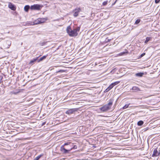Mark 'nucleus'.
I'll list each match as a JSON object with an SVG mask.
<instances>
[{
	"label": "nucleus",
	"instance_id": "1",
	"mask_svg": "<svg viewBox=\"0 0 160 160\" xmlns=\"http://www.w3.org/2000/svg\"><path fill=\"white\" fill-rule=\"evenodd\" d=\"M80 30V28H78L76 29H74L72 30L70 26L68 27L66 31L67 33L71 37H76L78 35L77 32L79 31Z\"/></svg>",
	"mask_w": 160,
	"mask_h": 160
},
{
	"label": "nucleus",
	"instance_id": "2",
	"mask_svg": "<svg viewBox=\"0 0 160 160\" xmlns=\"http://www.w3.org/2000/svg\"><path fill=\"white\" fill-rule=\"evenodd\" d=\"M41 6L38 4H34L30 7V9L34 10H39L40 9Z\"/></svg>",
	"mask_w": 160,
	"mask_h": 160
},
{
	"label": "nucleus",
	"instance_id": "3",
	"mask_svg": "<svg viewBox=\"0 0 160 160\" xmlns=\"http://www.w3.org/2000/svg\"><path fill=\"white\" fill-rule=\"evenodd\" d=\"M110 109V107L109 106H108V105H105L103 106L101 108L100 110L103 112H105Z\"/></svg>",
	"mask_w": 160,
	"mask_h": 160
},
{
	"label": "nucleus",
	"instance_id": "4",
	"mask_svg": "<svg viewBox=\"0 0 160 160\" xmlns=\"http://www.w3.org/2000/svg\"><path fill=\"white\" fill-rule=\"evenodd\" d=\"M157 149V148H156L154 149L153 153L152 155V157H157L159 155L160 153V151H158Z\"/></svg>",
	"mask_w": 160,
	"mask_h": 160
},
{
	"label": "nucleus",
	"instance_id": "5",
	"mask_svg": "<svg viewBox=\"0 0 160 160\" xmlns=\"http://www.w3.org/2000/svg\"><path fill=\"white\" fill-rule=\"evenodd\" d=\"M77 109L76 108H72L68 110H67L66 112V113L67 114L70 115L72 114L74 112H75L77 111Z\"/></svg>",
	"mask_w": 160,
	"mask_h": 160
},
{
	"label": "nucleus",
	"instance_id": "6",
	"mask_svg": "<svg viewBox=\"0 0 160 160\" xmlns=\"http://www.w3.org/2000/svg\"><path fill=\"white\" fill-rule=\"evenodd\" d=\"M80 10L81 9L79 8H77L73 10V11L74 12V13L73 14V16L75 17H77L78 15V14Z\"/></svg>",
	"mask_w": 160,
	"mask_h": 160
},
{
	"label": "nucleus",
	"instance_id": "7",
	"mask_svg": "<svg viewBox=\"0 0 160 160\" xmlns=\"http://www.w3.org/2000/svg\"><path fill=\"white\" fill-rule=\"evenodd\" d=\"M8 7L9 8L13 10H15L16 9V8L15 6L11 2L9 3Z\"/></svg>",
	"mask_w": 160,
	"mask_h": 160
},
{
	"label": "nucleus",
	"instance_id": "8",
	"mask_svg": "<svg viewBox=\"0 0 160 160\" xmlns=\"http://www.w3.org/2000/svg\"><path fill=\"white\" fill-rule=\"evenodd\" d=\"M72 148H71L70 150H68L65 149L64 148L63 146H62L61 148V150L62 152H63L64 153H68V152L70 151L71 150H72Z\"/></svg>",
	"mask_w": 160,
	"mask_h": 160
},
{
	"label": "nucleus",
	"instance_id": "9",
	"mask_svg": "<svg viewBox=\"0 0 160 160\" xmlns=\"http://www.w3.org/2000/svg\"><path fill=\"white\" fill-rule=\"evenodd\" d=\"M39 19L40 24L44 22L47 20V19L45 18H39Z\"/></svg>",
	"mask_w": 160,
	"mask_h": 160
},
{
	"label": "nucleus",
	"instance_id": "10",
	"mask_svg": "<svg viewBox=\"0 0 160 160\" xmlns=\"http://www.w3.org/2000/svg\"><path fill=\"white\" fill-rule=\"evenodd\" d=\"M132 89L134 92H136L140 90L139 88L136 86L133 87L132 88Z\"/></svg>",
	"mask_w": 160,
	"mask_h": 160
},
{
	"label": "nucleus",
	"instance_id": "11",
	"mask_svg": "<svg viewBox=\"0 0 160 160\" xmlns=\"http://www.w3.org/2000/svg\"><path fill=\"white\" fill-rule=\"evenodd\" d=\"M33 23V25H34L40 24L39 18H38L37 20L34 21Z\"/></svg>",
	"mask_w": 160,
	"mask_h": 160
},
{
	"label": "nucleus",
	"instance_id": "12",
	"mask_svg": "<svg viewBox=\"0 0 160 160\" xmlns=\"http://www.w3.org/2000/svg\"><path fill=\"white\" fill-rule=\"evenodd\" d=\"M30 8L29 5H26L24 7V9L25 11L27 12Z\"/></svg>",
	"mask_w": 160,
	"mask_h": 160
},
{
	"label": "nucleus",
	"instance_id": "13",
	"mask_svg": "<svg viewBox=\"0 0 160 160\" xmlns=\"http://www.w3.org/2000/svg\"><path fill=\"white\" fill-rule=\"evenodd\" d=\"M38 58V57H37L36 58H34V59H33V60H31L29 62V64H31V65L33 64V63L34 62H35V61H36Z\"/></svg>",
	"mask_w": 160,
	"mask_h": 160
},
{
	"label": "nucleus",
	"instance_id": "14",
	"mask_svg": "<svg viewBox=\"0 0 160 160\" xmlns=\"http://www.w3.org/2000/svg\"><path fill=\"white\" fill-rule=\"evenodd\" d=\"M143 74V73L139 72L136 73L135 75L137 76L141 77L142 76Z\"/></svg>",
	"mask_w": 160,
	"mask_h": 160
},
{
	"label": "nucleus",
	"instance_id": "15",
	"mask_svg": "<svg viewBox=\"0 0 160 160\" xmlns=\"http://www.w3.org/2000/svg\"><path fill=\"white\" fill-rule=\"evenodd\" d=\"M113 103V100L112 99H110L109 100V102L107 104H106V105H108V106H111L112 104Z\"/></svg>",
	"mask_w": 160,
	"mask_h": 160
},
{
	"label": "nucleus",
	"instance_id": "16",
	"mask_svg": "<svg viewBox=\"0 0 160 160\" xmlns=\"http://www.w3.org/2000/svg\"><path fill=\"white\" fill-rule=\"evenodd\" d=\"M43 155L42 154H41L35 158L33 160H38L41 156Z\"/></svg>",
	"mask_w": 160,
	"mask_h": 160
},
{
	"label": "nucleus",
	"instance_id": "17",
	"mask_svg": "<svg viewBox=\"0 0 160 160\" xmlns=\"http://www.w3.org/2000/svg\"><path fill=\"white\" fill-rule=\"evenodd\" d=\"M143 123V122L142 121H140L138 122V126H141Z\"/></svg>",
	"mask_w": 160,
	"mask_h": 160
},
{
	"label": "nucleus",
	"instance_id": "18",
	"mask_svg": "<svg viewBox=\"0 0 160 160\" xmlns=\"http://www.w3.org/2000/svg\"><path fill=\"white\" fill-rule=\"evenodd\" d=\"M150 37H147L146 38V40L144 42L145 43H147L148 42L150 39Z\"/></svg>",
	"mask_w": 160,
	"mask_h": 160
},
{
	"label": "nucleus",
	"instance_id": "19",
	"mask_svg": "<svg viewBox=\"0 0 160 160\" xmlns=\"http://www.w3.org/2000/svg\"><path fill=\"white\" fill-rule=\"evenodd\" d=\"M46 56H42V57L41 58L39 59L38 62H40V61H42L43 59H45L46 58Z\"/></svg>",
	"mask_w": 160,
	"mask_h": 160
},
{
	"label": "nucleus",
	"instance_id": "20",
	"mask_svg": "<svg viewBox=\"0 0 160 160\" xmlns=\"http://www.w3.org/2000/svg\"><path fill=\"white\" fill-rule=\"evenodd\" d=\"M128 53V51H127V52H121L120 53L118 54L119 56H122L124 54H125V53Z\"/></svg>",
	"mask_w": 160,
	"mask_h": 160
},
{
	"label": "nucleus",
	"instance_id": "21",
	"mask_svg": "<svg viewBox=\"0 0 160 160\" xmlns=\"http://www.w3.org/2000/svg\"><path fill=\"white\" fill-rule=\"evenodd\" d=\"M130 104H126L123 107V109H125L127 108L129 106Z\"/></svg>",
	"mask_w": 160,
	"mask_h": 160
},
{
	"label": "nucleus",
	"instance_id": "22",
	"mask_svg": "<svg viewBox=\"0 0 160 160\" xmlns=\"http://www.w3.org/2000/svg\"><path fill=\"white\" fill-rule=\"evenodd\" d=\"M114 86L113 85V84L112 83L108 87V88H109V89L111 90V89H112L113 88V87Z\"/></svg>",
	"mask_w": 160,
	"mask_h": 160
},
{
	"label": "nucleus",
	"instance_id": "23",
	"mask_svg": "<svg viewBox=\"0 0 160 160\" xmlns=\"http://www.w3.org/2000/svg\"><path fill=\"white\" fill-rule=\"evenodd\" d=\"M120 82V81H117V82H115L113 83H112L113 85H114V86L118 84Z\"/></svg>",
	"mask_w": 160,
	"mask_h": 160
},
{
	"label": "nucleus",
	"instance_id": "24",
	"mask_svg": "<svg viewBox=\"0 0 160 160\" xmlns=\"http://www.w3.org/2000/svg\"><path fill=\"white\" fill-rule=\"evenodd\" d=\"M140 19H138L135 22V24H138L140 22Z\"/></svg>",
	"mask_w": 160,
	"mask_h": 160
},
{
	"label": "nucleus",
	"instance_id": "25",
	"mask_svg": "<svg viewBox=\"0 0 160 160\" xmlns=\"http://www.w3.org/2000/svg\"><path fill=\"white\" fill-rule=\"evenodd\" d=\"M108 2V1H106L102 3L103 5L105 6V5H106L107 4Z\"/></svg>",
	"mask_w": 160,
	"mask_h": 160
},
{
	"label": "nucleus",
	"instance_id": "26",
	"mask_svg": "<svg viewBox=\"0 0 160 160\" xmlns=\"http://www.w3.org/2000/svg\"><path fill=\"white\" fill-rule=\"evenodd\" d=\"M110 89H109V88H108V87L105 91L104 92H107L109 91Z\"/></svg>",
	"mask_w": 160,
	"mask_h": 160
},
{
	"label": "nucleus",
	"instance_id": "27",
	"mask_svg": "<svg viewBox=\"0 0 160 160\" xmlns=\"http://www.w3.org/2000/svg\"><path fill=\"white\" fill-rule=\"evenodd\" d=\"M160 1V0H155V2L156 3H158Z\"/></svg>",
	"mask_w": 160,
	"mask_h": 160
},
{
	"label": "nucleus",
	"instance_id": "28",
	"mask_svg": "<svg viewBox=\"0 0 160 160\" xmlns=\"http://www.w3.org/2000/svg\"><path fill=\"white\" fill-rule=\"evenodd\" d=\"M145 54V53H143L142 54H141V55L140 56V57H143L144 56Z\"/></svg>",
	"mask_w": 160,
	"mask_h": 160
},
{
	"label": "nucleus",
	"instance_id": "29",
	"mask_svg": "<svg viewBox=\"0 0 160 160\" xmlns=\"http://www.w3.org/2000/svg\"><path fill=\"white\" fill-rule=\"evenodd\" d=\"M2 78H2V76H0V83L1 82V81H2Z\"/></svg>",
	"mask_w": 160,
	"mask_h": 160
},
{
	"label": "nucleus",
	"instance_id": "30",
	"mask_svg": "<svg viewBox=\"0 0 160 160\" xmlns=\"http://www.w3.org/2000/svg\"><path fill=\"white\" fill-rule=\"evenodd\" d=\"M64 72V70H60L59 71H58L57 72Z\"/></svg>",
	"mask_w": 160,
	"mask_h": 160
},
{
	"label": "nucleus",
	"instance_id": "31",
	"mask_svg": "<svg viewBox=\"0 0 160 160\" xmlns=\"http://www.w3.org/2000/svg\"><path fill=\"white\" fill-rule=\"evenodd\" d=\"M70 143L69 142V143H68V142H67V143H64V145H68L69 144V143Z\"/></svg>",
	"mask_w": 160,
	"mask_h": 160
},
{
	"label": "nucleus",
	"instance_id": "32",
	"mask_svg": "<svg viewBox=\"0 0 160 160\" xmlns=\"http://www.w3.org/2000/svg\"><path fill=\"white\" fill-rule=\"evenodd\" d=\"M110 40H109V39H108L107 40H106V42H109L110 41Z\"/></svg>",
	"mask_w": 160,
	"mask_h": 160
},
{
	"label": "nucleus",
	"instance_id": "33",
	"mask_svg": "<svg viewBox=\"0 0 160 160\" xmlns=\"http://www.w3.org/2000/svg\"><path fill=\"white\" fill-rule=\"evenodd\" d=\"M73 148H77V146H75Z\"/></svg>",
	"mask_w": 160,
	"mask_h": 160
}]
</instances>
